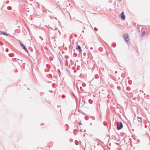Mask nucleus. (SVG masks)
Returning <instances> with one entry per match:
<instances>
[{
	"label": "nucleus",
	"mask_w": 150,
	"mask_h": 150,
	"mask_svg": "<svg viewBox=\"0 0 150 150\" xmlns=\"http://www.w3.org/2000/svg\"><path fill=\"white\" fill-rule=\"evenodd\" d=\"M117 88L118 90H120V89H121V87H120V86H117Z\"/></svg>",
	"instance_id": "obj_14"
},
{
	"label": "nucleus",
	"mask_w": 150,
	"mask_h": 150,
	"mask_svg": "<svg viewBox=\"0 0 150 150\" xmlns=\"http://www.w3.org/2000/svg\"><path fill=\"white\" fill-rule=\"evenodd\" d=\"M69 58V57L67 55H66L65 56V58L66 59H68V58Z\"/></svg>",
	"instance_id": "obj_11"
},
{
	"label": "nucleus",
	"mask_w": 150,
	"mask_h": 150,
	"mask_svg": "<svg viewBox=\"0 0 150 150\" xmlns=\"http://www.w3.org/2000/svg\"><path fill=\"white\" fill-rule=\"evenodd\" d=\"M1 34H2L3 35H6V36H7V34L4 32H1Z\"/></svg>",
	"instance_id": "obj_7"
},
{
	"label": "nucleus",
	"mask_w": 150,
	"mask_h": 150,
	"mask_svg": "<svg viewBox=\"0 0 150 150\" xmlns=\"http://www.w3.org/2000/svg\"><path fill=\"white\" fill-rule=\"evenodd\" d=\"M76 86H77V88H78V84H77L76 85Z\"/></svg>",
	"instance_id": "obj_24"
},
{
	"label": "nucleus",
	"mask_w": 150,
	"mask_h": 150,
	"mask_svg": "<svg viewBox=\"0 0 150 150\" xmlns=\"http://www.w3.org/2000/svg\"><path fill=\"white\" fill-rule=\"evenodd\" d=\"M1 44V45H3V44Z\"/></svg>",
	"instance_id": "obj_28"
},
{
	"label": "nucleus",
	"mask_w": 150,
	"mask_h": 150,
	"mask_svg": "<svg viewBox=\"0 0 150 150\" xmlns=\"http://www.w3.org/2000/svg\"><path fill=\"white\" fill-rule=\"evenodd\" d=\"M75 143L76 145H78L79 144L78 142L77 141H75Z\"/></svg>",
	"instance_id": "obj_12"
},
{
	"label": "nucleus",
	"mask_w": 150,
	"mask_h": 150,
	"mask_svg": "<svg viewBox=\"0 0 150 150\" xmlns=\"http://www.w3.org/2000/svg\"><path fill=\"white\" fill-rule=\"evenodd\" d=\"M74 72L75 73V72H76V70H75L74 71Z\"/></svg>",
	"instance_id": "obj_25"
},
{
	"label": "nucleus",
	"mask_w": 150,
	"mask_h": 150,
	"mask_svg": "<svg viewBox=\"0 0 150 150\" xmlns=\"http://www.w3.org/2000/svg\"><path fill=\"white\" fill-rule=\"evenodd\" d=\"M65 65H67V64H68V62H67V60H66V61H65Z\"/></svg>",
	"instance_id": "obj_13"
},
{
	"label": "nucleus",
	"mask_w": 150,
	"mask_h": 150,
	"mask_svg": "<svg viewBox=\"0 0 150 150\" xmlns=\"http://www.w3.org/2000/svg\"><path fill=\"white\" fill-rule=\"evenodd\" d=\"M6 52H8V48H6Z\"/></svg>",
	"instance_id": "obj_16"
},
{
	"label": "nucleus",
	"mask_w": 150,
	"mask_h": 150,
	"mask_svg": "<svg viewBox=\"0 0 150 150\" xmlns=\"http://www.w3.org/2000/svg\"><path fill=\"white\" fill-rule=\"evenodd\" d=\"M4 5H5V4H4V3L3 6H2V7H4Z\"/></svg>",
	"instance_id": "obj_23"
},
{
	"label": "nucleus",
	"mask_w": 150,
	"mask_h": 150,
	"mask_svg": "<svg viewBox=\"0 0 150 150\" xmlns=\"http://www.w3.org/2000/svg\"><path fill=\"white\" fill-rule=\"evenodd\" d=\"M117 129L118 130H120L122 128L123 126L121 122H117Z\"/></svg>",
	"instance_id": "obj_1"
},
{
	"label": "nucleus",
	"mask_w": 150,
	"mask_h": 150,
	"mask_svg": "<svg viewBox=\"0 0 150 150\" xmlns=\"http://www.w3.org/2000/svg\"><path fill=\"white\" fill-rule=\"evenodd\" d=\"M44 94V93L43 92H41L40 93L41 95H42Z\"/></svg>",
	"instance_id": "obj_18"
},
{
	"label": "nucleus",
	"mask_w": 150,
	"mask_h": 150,
	"mask_svg": "<svg viewBox=\"0 0 150 150\" xmlns=\"http://www.w3.org/2000/svg\"><path fill=\"white\" fill-rule=\"evenodd\" d=\"M62 97L63 98H65V96L64 95H63L62 96Z\"/></svg>",
	"instance_id": "obj_19"
},
{
	"label": "nucleus",
	"mask_w": 150,
	"mask_h": 150,
	"mask_svg": "<svg viewBox=\"0 0 150 150\" xmlns=\"http://www.w3.org/2000/svg\"><path fill=\"white\" fill-rule=\"evenodd\" d=\"M80 89H82V87L81 86H80Z\"/></svg>",
	"instance_id": "obj_22"
},
{
	"label": "nucleus",
	"mask_w": 150,
	"mask_h": 150,
	"mask_svg": "<svg viewBox=\"0 0 150 150\" xmlns=\"http://www.w3.org/2000/svg\"><path fill=\"white\" fill-rule=\"evenodd\" d=\"M115 45H113V46H115Z\"/></svg>",
	"instance_id": "obj_31"
},
{
	"label": "nucleus",
	"mask_w": 150,
	"mask_h": 150,
	"mask_svg": "<svg viewBox=\"0 0 150 150\" xmlns=\"http://www.w3.org/2000/svg\"><path fill=\"white\" fill-rule=\"evenodd\" d=\"M9 3V1H6V4H7L8 3Z\"/></svg>",
	"instance_id": "obj_17"
},
{
	"label": "nucleus",
	"mask_w": 150,
	"mask_h": 150,
	"mask_svg": "<svg viewBox=\"0 0 150 150\" xmlns=\"http://www.w3.org/2000/svg\"><path fill=\"white\" fill-rule=\"evenodd\" d=\"M119 2H121L122 1V0H117Z\"/></svg>",
	"instance_id": "obj_20"
},
{
	"label": "nucleus",
	"mask_w": 150,
	"mask_h": 150,
	"mask_svg": "<svg viewBox=\"0 0 150 150\" xmlns=\"http://www.w3.org/2000/svg\"><path fill=\"white\" fill-rule=\"evenodd\" d=\"M123 37L126 41H127L129 40L128 35L127 34H125L124 35Z\"/></svg>",
	"instance_id": "obj_2"
},
{
	"label": "nucleus",
	"mask_w": 150,
	"mask_h": 150,
	"mask_svg": "<svg viewBox=\"0 0 150 150\" xmlns=\"http://www.w3.org/2000/svg\"><path fill=\"white\" fill-rule=\"evenodd\" d=\"M90 125H92V123H91L90 124Z\"/></svg>",
	"instance_id": "obj_32"
},
{
	"label": "nucleus",
	"mask_w": 150,
	"mask_h": 150,
	"mask_svg": "<svg viewBox=\"0 0 150 150\" xmlns=\"http://www.w3.org/2000/svg\"><path fill=\"white\" fill-rule=\"evenodd\" d=\"M120 16L121 20H124L125 19V16L123 11L121 13Z\"/></svg>",
	"instance_id": "obj_3"
},
{
	"label": "nucleus",
	"mask_w": 150,
	"mask_h": 150,
	"mask_svg": "<svg viewBox=\"0 0 150 150\" xmlns=\"http://www.w3.org/2000/svg\"><path fill=\"white\" fill-rule=\"evenodd\" d=\"M12 8L10 6H8L7 7V9L9 10H11Z\"/></svg>",
	"instance_id": "obj_8"
},
{
	"label": "nucleus",
	"mask_w": 150,
	"mask_h": 150,
	"mask_svg": "<svg viewBox=\"0 0 150 150\" xmlns=\"http://www.w3.org/2000/svg\"><path fill=\"white\" fill-rule=\"evenodd\" d=\"M100 49H101V48H99V50L100 51Z\"/></svg>",
	"instance_id": "obj_27"
},
{
	"label": "nucleus",
	"mask_w": 150,
	"mask_h": 150,
	"mask_svg": "<svg viewBox=\"0 0 150 150\" xmlns=\"http://www.w3.org/2000/svg\"><path fill=\"white\" fill-rule=\"evenodd\" d=\"M146 95V94H145V93H144V95Z\"/></svg>",
	"instance_id": "obj_33"
},
{
	"label": "nucleus",
	"mask_w": 150,
	"mask_h": 150,
	"mask_svg": "<svg viewBox=\"0 0 150 150\" xmlns=\"http://www.w3.org/2000/svg\"><path fill=\"white\" fill-rule=\"evenodd\" d=\"M72 38V37H70V38Z\"/></svg>",
	"instance_id": "obj_34"
},
{
	"label": "nucleus",
	"mask_w": 150,
	"mask_h": 150,
	"mask_svg": "<svg viewBox=\"0 0 150 150\" xmlns=\"http://www.w3.org/2000/svg\"><path fill=\"white\" fill-rule=\"evenodd\" d=\"M82 32H83V33H84V30H83L82 31Z\"/></svg>",
	"instance_id": "obj_26"
},
{
	"label": "nucleus",
	"mask_w": 150,
	"mask_h": 150,
	"mask_svg": "<svg viewBox=\"0 0 150 150\" xmlns=\"http://www.w3.org/2000/svg\"><path fill=\"white\" fill-rule=\"evenodd\" d=\"M20 45L23 48L25 52H28V50L26 48V47L21 42H20Z\"/></svg>",
	"instance_id": "obj_4"
},
{
	"label": "nucleus",
	"mask_w": 150,
	"mask_h": 150,
	"mask_svg": "<svg viewBox=\"0 0 150 150\" xmlns=\"http://www.w3.org/2000/svg\"><path fill=\"white\" fill-rule=\"evenodd\" d=\"M91 49H93V48H92V47H91Z\"/></svg>",
	"instance_id": "obj_29"
},
{
	"label": "nucleus",
	"mask_w": 150,
	"mask_h": 150,
	"mask_svg": "<svg viewBox=\"0 0 150 150\" xmlns=\"http://www.w3.org/2000/svg\"><path fill=\"white\" fill-rule=\"evenodd\" d=\"M58 59L60 62V64L61 66L62 67L63 65V61H62V59L60 58H59Z\"/></svg>",
	"instance_id": "obj_6"
},
{
	"label": "nucleus",
	"mask_w": 150,
	"mask_h": 150,
	"mask_svg": "<svg viewBox=\"0 0 150 150\" xmlns=\"http://www.w3.org/2000/svg\"><path fill=\"white\" fill-rule=\"evenodd\" d=\"M94 30L96 31H97L98 30V29L96 27L94 28Z\"/></svg>",
	"instance_id": "obj_15"
},
{
	"label": "nucleus",
	"mask_w": 150,
	"mask_h": 150,
	"mask_svg": "<svg viewBox=\"0 0 150 150\" xmlns=\"http://www.w3.org/2000/svg\"><path fill=\"white\" fill-rule=\"evenodd\" d=\"M76 49L77 50H79V52H81L82 51V50L81 49V47L79 45H77Z\"/></svg>",
	"instance_id": "obj_5"
},
{
	"label": "nucleus",
	"mask_w": 150,
	"mask_h": 150,
	"mask_svg": "<svg viewBox=\"0 0 150 150\" xmlns=\"http://www.w3.org/2000/svg\"><path fill=\"white\" fill-rule=\"evenodd\" d=\"M145 31H143L142 33V35L143 36L145 35Z\"/></svg>",
	"instance_id": "obj_9"
},
{
	"label": "nucleus",
	"mask_w": 150,
	"mask_h": 150,
	"mask_svg": "<svg viewBox=\"0 0 150 150\" xmlns=\"http://www.w3.org/2000/svg\"><path fill=\"white\" fill-rule=\"evenodd\" d=\"M14 56V54H10V56L11 57H13Z\"/></svg>",
	"instance_id": "obj_10"
},
{
	"label": "nucleus",
	"mask_w": 150,
	"mask_h": 150,
	"mask_svg": "<svg viewBox=\"0 0 150 150\" xmlns=\"http://www.w3.org/2000/svg\"><path fill=\"white\" fill-rule=\"evenodd\" d=\"M79 125H82V124L81 123V121L79 123Z\"/></svg>",
	"instance_id": "obj_21"
},
{
	"label": "nucleus",
	"mask_w": 150,
	"mask_h": 150,
	"mask_svg": "<svg viewBox=\"0 0 150 150\" xmlns=\"http://www.w3.org/2000/svg\"><path fill=\"white\" fill-rule=\"evenodd\" d=\"M115 45H113V46H115Z\"/></svg>",
	"instance_id": "obj_30"
},
{
	"label": "nucleus",
	"mask_w": 150,
	"mask_h": 150,
	"mask_svg": "<svg viewBox=\"0 0 150 150\" xmlns=\"http://www.w3.org/2000/svg\"><path fill=\"white\" fill-rule=\"evenodd\" d=\"M72 38V37H70V38Z\"/></svg>",
	"instance_id": "obj_35"
}]
</instances>
